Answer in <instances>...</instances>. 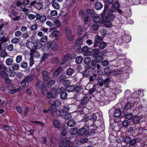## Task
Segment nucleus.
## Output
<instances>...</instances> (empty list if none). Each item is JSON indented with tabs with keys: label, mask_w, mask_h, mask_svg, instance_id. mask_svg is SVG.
Returning <instances> with one entry per match:
<instances>
[{
	"label": "nucleus",
	"mask_w": 147,
	"mask_h": 147,
	"mask_svg": "<svg viewBox=\"0 0 147 147\" xmlns=\"http://www.w3.org/2000/svg\"><path fill=\"white\" fill-rule=\"evenodd\" d=\"M35 75L33 74L26 76L21 82V86L24 87L26 85V83H28L32 81L34 78Z\"/></svg>",
	"instance_id": "7ed1b4c3"
},
{
	"label": "nucleus",
	"mask_w": 147,
	"mask_h": 147,
	"mask_svg": "<svg viewBox=\"0 0 147 147\" xmlns=\"http://www.w3.org/2000/svg\"><path fill=\"white\" fill-rule=\"evenodd\" d=\"M107 45V43L104 42H101L98 44L97 43H94V47H98L99 49H101L105 48Z\"/></svg>",
	"instance_id": "423d86ee"
},
{
	"label": "nucleus",
	"mask_w": 147,
	"mask_h": 147,
	"mask_svg": "<svg viewBox=\"0 0 147 147\" xmlns=\"http://www.w3.org/2000/svg\"><path fill=\"white\" fill-rule=\"evenodd\" d=\"M7 40V39L4 36L3 32L0 31V41L3 42H6Z\"/></svg>",
	"instance_id": "9d476101"
},
{
	"label": "nucleus",
	"mask_w": 147,
	"mask_h": 147,
	"mask_svg": "<svg viewBox=\"0 0 147 147\" xmlns=\"http://www.w3.org/2000/svg\"><path fill=\"white\" fill-rule=\"evenodd\" d=\"M95 7L96 9L97 10H100L103 7V5L102 3L99 2H98L95 3Z\"/></svg>",
	"instance_id": "412c9836"
},
{
	"label": "nucleus",
	"mask_w": 147,
	"mask_h": 147,
	"mask_svg": "<svg viewBox=\"0 0 147 147\" xmlns=\"http://www.w3.org/2000/svg\"><path fill=\"white\" fill-rule=\"evenodd\" d=\"M64 119L68 120L72 118L71 115L70 113H68L65 114L63 116Z\"/></svg>",
	"instance_id": "5fc2aeb1"
},
{
	"label": "nucleus",
	"mask_w": 147,
	"mask_h": 147,
	"mask_svg": "<svg viewBox=\"0 0 147 147\" xmlns=\"http://www.w3.org/2000/svg\"><path fill=\"white\" fill-rule=\"evenodd\" d=\"M20 66L23 68H26L28 66V63L26 62L23 61L21 63Z\"/></svg>",
	"instance_id": "864d4df0"
},
{
	"label": "nucleus",
	"mask_w": 147,
	"mask_h": 147,
	"mask_svg": "<svg viewBox=\"0 0 147 147\" xmlns=\"http://www.w3.org/2000/svg\"><path fill=\"white\" fill-rule=\"evenodd\" d=\"M54 24L55 26L58 27H59L61 26V22L59 21V20L57 19H55L54 20Z\"/></svg>",
	"instance_id": "ea45409f"
},
{
	"label": "nucleus",
	"mask_w": 147,
	"mask_h": 147,
	"mask_svg": "<svg viewBox=\"0 0 147 147\" xmlns=\"http://www.w3.org/2000/svg\"><path fill=\"white\" fill-rule=\"evenodd\" d=\"M7 67L3 65H0V74L1 76L3 78H4L5 81H7L6 82L8 84L10 82V80H9L7 77H6L7 76Z\"/></svg>",
	"instance_id": "f257e3e1"
},
{
	"label": "nucleus",
	"mask_w": 147,
	"mask_h": 147,
	"mask_svg": "<svg viewBox=\"0 0 147 147\" xmlns=\"http://www.w3.org/2000/svg\"><path fill=\"white\" fill-rule=\"evenodd\" d=\"M74 72V69L71 68H68L66 71V73L68 76H71Z\"/></svg>",
	"instance_id": "2f4dec72"
},
{
	"label": "nucleus",
	"mask_w": 147,
	"mask_h": 147,
	"mask_svg": "<svg viewBox=\"0 0 147 147\" xmlns=\"http://www.w3.org/2000/svg\"><path fill=\"white\" fill-rule=\"evenodd\" d=\"M35 86L36 88L39 89H41L43 87L42 82L40 81H39L36 83Z\"/></svg>",
	"instance_id": "b1692460"
},
{
	"label": "nucleus",
	"mask_w": 147,
	"mask_h": 147,
	"mask_svg": "<svg viewBox=\"0 0 147 147\" xmlns=\"http://www.w3.org/2000/svg\"><path fill=\"white\" fill-rule=\"evenodd\" d=\"M89 120H90V117L87 115H85L83 117L81 121L82 122H86Z\"/></svg>",
	"instance_id": "c03bdc74"
},
{
	"label": "nucleus",
	"mask_w": 147,
	"mask_h": 147,
	"mask_svg": "<svg viewBox=\"0 0 147 147\" xmlns=\"http://www.w3.org/2000/svg\"><path fill=\"white\" fill-rule=\"evenodd\" d=\"M131 140V138L129 136H127L124 138V143L128 144H129Z\"/></svg>",
	"instance_id": "58836bf2"
},
{
	"label": "nucleus",
	"mask_w": 147,
	"mask_h": 147,
	"mask_svg": "<svg viewBox=\"0 0 147 147\" xmlns=\"http://www.w3.org/2000/svg\"><path fill=\"white\" fill-rule=\"evenodd\" d=\"M132 107V106L131 105L130 103H127L124 107V108L127 110H128L129 109H130Z\"/></svg>",
	"instance_id": "603ef678"
},
{
	"label": "nucleus",
	"mask_w": 147,
	"mask_h": 147,
	"mask_svg": "<svg viewBox=\"0 0 147 147\" xmlns=\"http://www.w3.org/2000/svg\"><path fill=\"white\" fill-rule=\"evenodd\" d=\"M66 79V76L65 75H62L59 78V81L60 82H62L64 81V83H67L68 82H69V80H65Z\"/></svg>",
	"instance_id": "dca6fc26"
},
{
	"label": "nucleus",
	"mask_w": 147,
	"mask_h": 147,
	"mask_svg": "<svg viewBox=\"0 0 147 147\" xmlns=\"http://www.w3.org/2000/svg\"><path fill=\"white\" fill-rule=\"evenodd\" d=\"M49 55L48 54L45 53L42 55V56L41 59V61H43L46 59Z\"/></svg>",
	"instance_id": "69168bd1"
},
{
	"label": "nucleus",
	"mask_w": 147,
	"mask_h": 147,
	"mask_svg": "<svg viewBox=\"0 0 147 147\" xmlns=\"http://www.w3.org/2000/svg\"><path fill=\"white\" fill-rule=\"evenodd\" d=\"M97 75L96 74H93L92 76H90L89 77V80L90 82H92L94 81L95 80V78L96 77Z\"/></svg>",
	"instance_id": "e2e57ef3"
},
{
	"label": "nucleus",
	"mask_w": 147,
	"mask_h": 147,
	"mask_svg": "<svg viewBox=\"0 0 147 147\" xmlns=\"http://www.w3.org/2000/svg\"><path fill=\"white\" fill-rule=\"evenodd\" d=\"M52 104L56 107H58L61 106V102L59 100H56L53 102Z\"/></svg>",
	"instance_id": "49530a36"
},
{
	"label": "nucleus",
	"mask_w": 147,
	"mask_h": 147,
	"mask_svg": "<svg viewBox=\"0 0 147 147\" xmlns=\"http://www.w3.org/2000/svg\"><path fill=\"white\" fill-rule=\"evenodd\" d=\"M90 120H93V121H95L97 119V115L96 114H94L92 115L90 117Z\"/></svg>",
	"instance_id": "774afa93"
},
{
	"label": "nucleus",
	"mask_w": 147,
	"mask_h": 147,
	"mask_svg": "<svg viewBox=\"0 0 147 147\" xmlns=\"http://www.w3.org/2000/svg\"><path fill=\"white\" fill-rule=\"evenodd\" d=\"M30 57L34 56V57L38 58L40 56V54L37 51H32L30 53Z\"/></svg>",
	"instance_id": "9b49d317"
},
{
	"label": "nucleus",
	"mask_w": 147,
	"mask_h": 147,
	"mask_svg": "<svg viewBox=\"0 0 147 147\" xmlns=\"http://www.w3.org/2000/svg\"><path fill=\"white\" fill-rule=\"evenodd\" d=\"M20 41V39L17 38H14L11 40V42L13 44H17Z\"/></svg>",
	"instance_id": "13d9d810"
},
{
	"label": "nucleus",
	"mask_w": 147,
	"mask_h": 147,
	"mask_svg": "<svg viewBox=\"0 0 147 147\" xmlns=\"http://www.w3.org/2000/svg\"><path fill=\"white\" fill-rule=\"evenodd\" d=\"M131 36H130L127 35L125 36L124 40L126 43H128L131 40Z\"/></svg>",
	"instance_id": "0e129e2a"
},
{
	"label": "nucleus",
	"mask_w": 147,
	"mask_h": 147,
	"mask_svg": "<svg viewBox=\"0 0 147 147\" xmlns=\"http://www.w3.org/2000/svg\"><path fill=\"white\" fill-rule=\"evenodd\" d=\"M60 35V32L57 30H55L53 31L50 35V36L53 37H58Z\"/></svg>",
	"instance_id": "a211bd4d"
},
{
	"label": "nucleus",
	"mask_w": 147,
	"mask_h": 147,
	"mask_svg": "<svg viewBox=\"0 0 147 147\" xmlns=\"http://www.w3.org/2000/svg\"><path fill=\"white\" fill-rule=\"evenodd\" d=\"M99 27V25L97 23H94L91 26V29L94 31H97Z\"/></svg>",
	"instance_id": "c85d7f7f"
},
{
	"label": "nucleus",
	"mask_w": 147,
	"mask_h": 147,
	"mask_svg": "<svg viewBox=\"0 0 147 147\" xmlns=\"http://www.w3.org/2000/svg\"><path fill=\"white\" fill-rule=\"evenodd\" d=\"M83 58L81 56H79L76 58L75 61L76 63L79 64L82 62L83 61Z\"/></svg>",
	"instance_id": "473e14b6"
},
{
	"label": "nucleus",
	"mask_w": 147,
	"mask_h": 147,
	"mask_svg": "<svg viewBox=\"0 0 147 147\" xmlns=\"http://www.w3.org/2000/svg\"><path fill=\"white\" fill-rule=\"evenodd\" d=\"M69 133L71 135H75L78 133V130L77 128H72L70 130Z\"/></svg>",
	"instance_id": "f3484780"
},
{
	"label": "nucleus",
	"mask_w": 147,
	"mask_h": 147,
	"mask_svg": "<svg viewBox=\"0 0 147 147\" xmlns=\"http://www.w3.org/2000/svg\"><path fill=\"white\" fill-rule=\"evenodd\" d=\"M19 65L16 63H13L12 65V69L14 70H16L19 68Z\"/></svg>",
	"instance_id": "a18cd8bd"
},
{
	"label": "nucleus",
	"mask_w": 147,
	"mask_h": 147,
	"mask_svg": "<svg viewBox=\"0 0 147 147\" xmlns=\"http://www.w3.org/2000/svg\"><path fill=\"white\" fill-rule=\"evenodd\" d=\"M43 0H35L31 2L30 5L34 7L37 9L40 10L42 8Z\"/></svg>",
	"instance_id": "f03ea898"
},
{
	"label": "nucleus",
	"mask_w": 147,
	"mask_h": 147,
	"mask_svg": "<svg viewBox=\"0 0 147 147\" xmlns=\"http://www.w3.org/2000/svg\"><path fill=\"white\" fill-rule=\"evenodd\" d=\"M84 39L83 37H81L77 39L76 41L75 45L76 47H78L82 44V42Z\"/></svg>",
	"instance_id": "f8f14e48"
},
{
	"label": "nucleus",
	"mask_w": 147,
	"mask_h": 147,
	"mask_svg": "<svg viewBox=\"0 0 147 147\" xmlns=\"http://www.w3.org/2000/svg\"><path fill=\"white\" fill-rule=\"evenodd\" d=\"M90 19V16L88 13H85L84 14V20L85 22H88Z\"/></svg>",
	"instance_id": "e433bc0d"
},
{
	"label": "nucleus",
	"mask_w": 147,
	"mask_h": 147,
	"mask_svg": "<svg viewBox=\"0 0 147 147\" xmlns=\"http://www.w3.org/2000/svg\"><path fill=\"white\" fill-rule=\"evenodd\" d=\"M34 42V43H35L34 46L36 49H39L42 47V45L41 43L37 39L35 40Z\"/></svg>",
	"instance_id": "6e6552de"
},
{
	"label": "nucleus",
	"mask_w": 147,
	"mask_h": 147,
	"mask_svg": "<svg viewBox=\"0 0 147 147\" xmlns=\"http://www.w3.org/2000/svg\"><path fill=\"white\" fill-rule=\"evenodd\" d=\"M65 34L67 38L70 41H71L73 39L72 34L70 30L68 28H66L65 29Z\"/></svg>",
	"instance_id": "39448f33"
},
{
	"label": "nucleus",
	"mask_w": 147,
	"mask_h": 147,
	"mask_svg": "<svg viewBox=\"0 0 147 147\" xmlns=\"http://www.w3.org/2000/svg\"><path fill=\"white\" fill-rule=\"evenodd\" d=\"M75 86L70 85L68 86L66 88V90L68 92H72L74 91Z\"/></svg>",
	"instance_id": "f704fd0d"
},
{
	"label": "nucleus",
	"mask_w": 147,
	"mask_h": 147,
	"mask_svg": "<svg viewBox=\"0 0 147 147\" xmlns=\"http://www.w3.org/2000/svg\"><path fill=\"white\" fill-rule=\"evenodd\" d=\"M21 90V88H14L10 90L9 91V93L10 94H13L17 92L18 90Z\"/></svg>",
	"instance_id": "de8ad7c7"
},
{
	"label": "nucleus",
	"mask_w": 147,
	"mask_h": 147,
	"mask_svg": "<svg viewBox=\"0 0 147 147\" xmlns=\"http://www.w3.org/2000/svg\"><path fill=\"white\" fill-rule=\"evenodd\" d=\"M60 93V98L61 99L63 100L67 98V94L66 92H61Z\"/></svg>",
	"instance_id": "cd10ccee"
},
{
	"label": "nucleus",
	"mask_w": 147,
	"mask_h": 147,
	"mask_svg": "<svg viewBox=\"0 0 147 147\" xmlns=\"http://www.w3.org/2000/svg\"><path fill=\"white\" fill-rule=\"evenodd\" d=\"M52 6L55 9H59L60 8V6L59 4L56 2H54L52 3Z\"/></svg>",
	"instance_id": "72a5a7b5"
},
{
	"label": "nucleus",
	"mask_w": 147,
	"mask_h": 147,
	"mask_svg": "<svg viewBox=\"0 0 147 147\" xmlns=\"http://www.w3.org/2000/svg\"><path fill=\"white\" fill-rule=\"evenodd\" d=\"M115 17V15L113 14H109L106 16V18L108 20H112Z\"/></svg>",
	"instance_id": "4c0bfd02"
},
{
	"label": "nucleus",
	"mask_w": 147,
	"mask_h": 147,
	"mask_svg": "<svg viewBox=\"0 0 147 147\" xmlns=\"http://www.w3.org/2000/svg\"><path fill=\"white\" fill-rule=\"evenodd\" d=\"M76 124L75 121L74 120H69L67 123V125L69 127H74Z\"/></svg>",
	"instance_id": "5701e85b"
},
{
	"label": "nucleus",
	"mask_w": 147,
	"mask_h": 147,
	"mask_svg": "<svg viewBox=\"0 0 147 147\" xmlns=\"http://www.w3.org/2000/svg\"><path fill=\"white\" fill-rule=\"evenodd\" d=\"M28 18L30 20H34L36 18V15H34L32 14H28Z\"/></svg>",
	"instance_id": "338daca9"
},
{
	"label": "nucleus",
	"mask_w": 147,
	"mask_h": 147,
	"mask_svg": "<svg viewBox=\"0 0 147 147\" xmlns=\"http://www.w3.org/2000/svg\"><path fill=\"white\" fill-rule=\"evenodd\" d=\"M120 6V5L119 3L117 1L115 2L112 5L113 8L116 9H118Z\"/></svg>",
	"instance_id": "c9c22d12"
},
{
	"label": "nucleus",
	"mask_w": 147,
	"mask_h": 147,
	"mask_svg": "<svg viewBox=\"0 0 147 147\" xmlns=\"http://www.w3.org/2000/svg\"><path fill=\"white\" fill-rule=\"evenodd\" d=\"M102 40V38L100 36H97L95 37L94 39V43H98L100 42Z\"/></svg>",
	"instance_id": "79ce46f5"
},
{
	"label": "nucleus",
	"mask_w": 147,
	"mask_h": 147,
	"mask_svg": "<svg viewBox=\"0 0 147 147\" xmlns=\"http://www.w3.org/2000/svg\"><path fill=\"white\" fill-rule=\"evenodd\" d=\"M132 120L134 123L138 124L140 121V118L138 116H135L132 118Z\"/></svg>",
	"instance_id": "bb28decb"
},
{
	"label": "nucleus",
	"mask_w": 147,
	"mask_h": 147,
	"mask_svg": "<svg viewBox=\"0 0 147 147\" xmlns=\"http://www.w3.org/2000/svg\"><path fill=\"white\" fill-rule=\"evenodd\" d=\"M86 129L84 127H83L79 130L78 133L80 136L84 135L85 136L86 135Z\"/></svg>",
	"instance_id": "4468645a"
},
{
	"label": "nucleus",
	"mask_w": 147,
	"mask_h": 147,
	"mask_svg": "<svg viewBox=\"0 0 147 147\" xmlns=\"http://www.w3.org/2000/svg\"><path fill=\"white\" fill-rule=\"evenodd\" d=\"M62 69V67H59L53 73V76L55 77L58 76L61 71Z\"/></svg>",
	"instance_id": "393cba45"
},
{
	"label": "nucleus",
	"mask_w": 147,
	"mask_h": 147,
	"mask_svg": "<svg viewBox=\"0 0 147 147\" xmlns=\"http://www.w3.org/2000/svg\"><path fill=\"white\" fill-rule=\"evenodd\" d=\"M93 56L95 57L100 53V51L98 49H94L92 50Z\"/></svg>",
	"instance_id": "7c9ffc66"
},
{
	"label": "nucleus",
	"mask_w": 147,
	"mask_h": 147,
	"mask_svg": "<svg viewBox=\"0 0 147 147\" xmlns=\"http://www.w3.org/2000/svg\"><path fill=\"white\" fill-rule=\"evenodd\" d=\"M55 83V81L54 80H49L47 84V87H50L52 86Z\"/></svg>",
	"instance_id": "8fccbe9b"
},
{
	"label": "nucleus",
	"mask_w": 147,
	"mask_h": 147,
	"mask_svg": "<svg viewBox=\"0 0 147 147\" xmlns=\"http://www.w3.org/2000/svg\"><path fill=\"white\" fill-rule=\"evenodd\" d=\"M120 73V71L117 69H114L111 72V74L113 75H117Z\"/></svg>",
	"instance_id": "3c124183"
},
{
	"label": "nucleus",
	"mask_w": 147,
	"mask_h": 147,
	"mask_svg": "<svg viewBox=\"0 0 147 147\" xmlns=\"http://www.w3.org/2000/svg\"><path fill=\"white\" fill-rule=\"evenodd\" d=\"M71 58V55L69 54H66L64 55L62 59V63L64 64L66 63L67 60Z\"/></svg>",
	"instance_id": "1a4fd4ad"
},
{
	"label": "nucleus",
	"mask_w": 147,
	"mask_h": 147,
	"mask_svg": "<svg viewBox=\"0 0 147 147\" xmlns=\"http://www.w3.org/2000/svg\"><path fill=\"white\" fill-rule=\"evenodd\" d=\"M56 107H55V106L52 104L51 107L49 108L50 111L52 113L54 112L57 110Z\"/></svg>",
	"instance_id": "680f3d73"
},
{
	"label": "nucleus",
	"mask_w": 147,
	"mask_h": 147,
	"mask_svg": "<svg viewBox=\"0 0 147 147\" xmlns=\"http://www.w3.org/2000/svg\"><path fill=\"white\" fill-rule=\"evenodd\" d=\"M82 74L83 77H87L89 75V72L87 70L84 71L82 73Z\"/></svg>",
	"instance_id": "6e6d98bb"
},
{
	"label": "nucleus",
	"mask_w": 147,
	"mask_h": 147,
	"mask_svg": "<svg viewBox=\"0 0 147 147\" xmlns=\"http://www.w3.org/2000/svg\"><path fill=\"white\" fill-rule=\"evenodd\" d=\"M13 62V60L11 58L7 59L5 61V63L7 66H10L11 65Z\"/></svg>",
	"instance_id": "c756f323"
},
{
	"label": "nucleus",
	"mask_w": 147,
	"mask_h": 147,
	"mask_svg": "<svg viewBox=\"0 0 147 147\" xmlns=\"http://www.w3.org/2000/svg\"><path fill=\"white\" fill-rule=\"evenodd\" d=\"M88 100L87 98H83L81 101V103L80 106L81 107L84 108L85 107V106L87 104Z\"/></svg>",
	"instance_id": "4be33fe9"
},
{
	"label": "nucleus",
	"mask_w": 147,
	"mask_h": 147,
	"mask_svg": "<svg viewBox=\"0 0 147 147\" xmlns=\"http://www.w3.org/2000/svg\"><path fill=\"white\" fill-rule=\"evenodd\" d=\"M53 123L54 127L57 129L59 128L60 123L58 121L53 119Z\"/></svg>",
	"instance_id": "6ab92c4d"
},
{
	"label": "nucleus",
	"mask_w": 147,
	"mask_h": 147,
	"mask_svg": "<svg viewBox=\"0 0 147 147\" xmlns=\"http://www.w3.org/2000/svg\"><path fill=\"white\" fill-rule=\"evenodd\" d=\"M91 61V58L89 57H85L84 59V63L86 65H89Z\"/></svg>",
	"instance_id": "a878e982"
},
{
	"label": "nucleus",
	"mask_w": 147,
	"mask_h": 147,
	"mask_svg": "<svg viewBox=\"0 0 147 147\" xmlns=\"http://www.w3.org/2000/svg\"><path fill=\"white\" fill-rule=\"evenodd\" d=\"M42 78L49 76V73L46 71H42Z\"/></svg>",
	"instance_id": "4d7b16f0"
},
{
	"label": "nucleus",
	"mask_w": 147,
	"mask_h": 147,
	"mask_svg": "<svg viewBox=\"0 0 147 147\" xmlns=\"http://www.w3.org/2000/svg\"><path fill=\"white\" fill-rule=\"evenodd\" d=\"M121 114L120 111L119 110H116L114 113V115L115 117H118Z\"/></svg>",
	"instance_id": "37998d69"
},
{
	"label": "nucleus",
	"mask_w": 147,
	"mask_h": 147,
	"mask_svg": "<svg viewBox=\"0 0 147 147\" xmlns=\"http://www.w3.org/2000/svg\"><path fill=\"white\" fill-rule=\"evenodd\" d=\"M93 20L95 23H98L100 21L101 18L98 15L96 14L94 17Z\"/></svg>",
	"instance_id": "aec40b11"
},
{
	"label": "nucleus",
	"mask_w": 147,
	"mask_h": 147,
	"mask_svg": "<svg viewBox=\"0 0 147 147\" xmlns=\"http://www.w3.org/2000/svg\"><path fill=\"white\" fill-rule=\"evenodd\" d=\"M133 116V114L132 113H127L125 115V117L126 119L129 120L131 119Z\"/></svg>",
	"instance_id": "09e8293b"
},
{
	"label": "nucleus",
	"mask_w": 147,
	"mask_h": 147,
	"mask_svg": "<svg viewBox=\"0 0 147 147\" xmlns=\"http://www.w3.org/2000/svg\"><path fill=\"white\" fill-rule=\"evenodd\" d=\"M22 55H18L17 56L16 59V61L17 63H20L22 60Z\"/></svg>",
	"instance_id": "a19ab883"
},
{
	"label": "nucleus",
	"mask_w": 147,
	"mask_h": 147,
	"mask_svg": "<svg viewBox=\"0 0 147 147\" xmlns=\"http://www.w3.org/2000/svg\"><path fill=\"white\" fill-rule=\"evenodd\" d=\"M101 63L102 66L104 67L107 66L109 64V61L106 60L102 61Z\"/></svg>",
	"instance_id": "052dcab7"
},
{
	"label": "nucleus",
	"mask_w": 147,
	"mask_h": 147,
	"mask_svg": "<svg viewBox=\"0 0 147 147\" xmlns=\"http://www.w3.org/2000/svg\"><path fill=\"white\" fill-rule=\"evenodd\" d=\"M51 48L53 51L57 50L58 49V46L57 43L55 41H51Z\"/></svg>",
	"instance_id": "0eeeda50"
},
{
	"label": "nucleus",
	"mask_w": 147,
	"mask_h": 147,
	"mask_svg": "<svg viewBox=\"0 0 147 147\" xmlns=\"http://www.w3.org/2000/svg\"><path fill=\"white\" fill-rule=\"evenodd\" d=\"M60 62V60L57 58H54L51 60V62L55 64H57L59 63Z\"/></svg>",
	"instance_id": "bf43d9fd"
},
{
	"label": "nucleus",
	"mask_w": 147,
	"mask_h": 147,
	"mask_svg": "<svg viewBox=\"0 0 147 147\" xmlns=\"http://www.w3.org/2000/svg\"><path fill=\"white\" fill-rule=\"evenodd\" d=\"M97 63H100V61L96 59H93L92 60L91 63L92 67L93 68V69H94L96 66V64Z\"/></svg>",
	"instance_id": "2eb2a0df"
},
{
	"label": "nucleus",
	"mask_w": 147,
	"mask_h": 147,
	"mask_svg": "<svg viewBox=\"0 0 147 147\" xmlns=\"http://www.w3.org/2000/svg\"><path fill=\"white\" fill-rule=\"evenodd\" d=\"M36 20H39L40 23H42L46 21V17L45 15L40 16L39 14L37 13H36Z\"/></svg>",
	"instance_id": "20e7f679"
},
{
	"label": "nucleus",
	"mask_w": 147,
	"mask_h": 147,
	"mask_svg": "<svg viewBox=\"0 0 147 147\" xmlns=\"http://www.w3.org/2000/svg\"><path fill=\"white\" fill-rule=\"evenodd\" d=\"M26 47L31 50L33 49L34 47V44L32 42L29 41L26 43Z\"/></svg>",
	"instance_id": "ddd939ff"
}]
</instances>
